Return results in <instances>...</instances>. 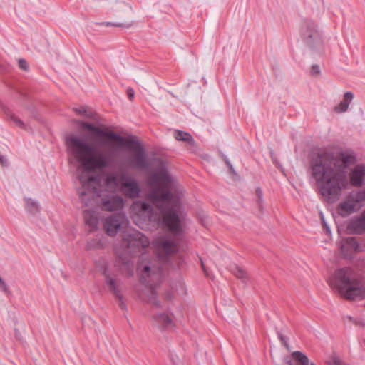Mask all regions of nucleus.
I'll return each instance as SVG.
<instances>
[{
	"label": "nucleus",
	"mask_w": 365,
	"mask_h": 365,
	"mask_svg": "<svg viewBox=\"0 0 365 365\" xmlns=\"http://www.w3.org/2000/svg\"><path fill=\"white\" fill-rule=\"evenodd\" d=\"M76 123L79 128L88 131L87 136L96 145L109 148L108 153H103L83 137L68 135L65 138L68 153L85 171L91 173L110 167L116 151L121 149L134 153L133 157L124 160V165L128 168L144 170L150 166L145 148L136 136L130 135L124 137L108 128L81 120H76Z\"/></svg>",
	"instance_id": "1"
},
{
	"label": "nucleus",
	"mask_w": 365,
	"mask_h": 365,
	"mask_svg": "<svg viewBox=\"0 0 365 365\" xmlns=\"http://www.w3.org/2000/svg\"><path fill=\"white\" fill-rule=\"evenodd\" d=\"M357 156L351 148L320 150L309 159V171L319 193L328 203L337 202L349 184L361 187L365 179V164H357Z\"/></svg>",
	"instance_id": "2"
},
{
	"label": "nucleus",
	"mask_w": 365,
	"mask_h": 365,
	"mask_svg": "<svg viewBox=\"0 0 365 365\" xmlns=\"http://www.w3.org/2000/svg\"><path fill=\"white\" fill-rule=\"evenodd\" d=\"M173 193L168 188L159 187L153 189L148 194L150 200L155 205L162 215L163 224L175 235L182 232L181 220L178 214L179 202L175 200L172 206L164 205L173 199Z\"/></svg>",
	"instance_id": "3"
},
{
	"label": "nucleus",
	"mask_w": 365,
	"mask_h": 365,
	"mask_svg": "<svg viewBox=\"0 0 365 365\" xmlns=\"http://www.w3.org/2000/svg\"><path fill=\"white\" fill-rule=\"evenodd\" d=\"M352 269L343 267L336 270L330 278V285L336 288L346 299L355 300L365 298V287L361 281L356 279Z\"/></svg>",
	"instance_id": "4"
},
{
	"label": "nucleus",
	"mask_w": 365,
	"mask_h": 365,
	"mask_svg": "<svg viewBox=\"0 0 365 365\" xmlns=\"http://www.w3.org/2000/svg\"><path fill=\"white\" fill-rule=\"evenodd\" d=\"M300 36L311 50L319 48L322 45L321 34L318 26L310 19H303L300 26Z\"/></svg>",
	"instance_id": "5"
},
{
	"label": "nucleus",
	"mask_w": 365,
	"mask_h": 365,
	"mask_svg": "<svg viewBox=\"0 0 365 365\" xmlns=\"http://www.w3.org/2000/svg\"><path fill=\"white\" fill-rule=\"evenodd\" d=\"M122 246L126 249V251L132 255H135L146 248L150 245V241L140 232L133 230L129 232H125L122 239Z\"/></svg>",
	"instance_id": "6"
},
{
	"label": "nucleus",
	"mask_w": 365,
	"mask_h": 365,
	"mask_svg": "<svg viewBox=\"0 0 365 365\" xmlns=\"http://www.w3.org/2000/svg\"><path fill=\"white\" fill-rule=\"evenodd\" d=\"M365 201L364 191H352L336 207V212L345 217L356 212L358 210L357 203Z\"/></svg>",
	"instance_id": "7"
},
{
	"label": "nucleus",
	"mask_w": 365,
	"mask_h": 365,
	"mask_svg": "<svg viewBox=\"0 0 365 365\" xmlns=\"http://www.w3.org/2000/svg\"><path fill=\"white\" fill-rule=\"evenodd\" d=\"M118 185L125 197L135 199L139 197L140 187L138 181L133 176L122 173L118 178Z\"/></svg>",
	"instance_id": "8"
},
{
	"label": "nucleus",
	"mask_w": 365,
	"mask_h": 365,
	"mask_svg": "<svg viewBox=\"0 0 365 365\" xmlns=\"http://www.w3.org/2000/svg\"><path fill=\"white\" fill-rule=\"evenodd\" d=\"M125 200L119 195H106L101 198V208L103 211L114 212L123 209Z\"/></svg>",
	"instance_id": "9"
},
{
	"label": "nucleus",
	"mask_w": 365,
	"mask_h": 365,
	"mask_svg": "<svg viewBox=\"0 0 365 365\" xmlns=\"http://www.w3.org/2000/svg\"><path fill=\"white\" fill-rule=\"evenodd\" d=\"M77 192L83 206L88 207L91 205L94 197L100 196L101 190L97 187L86 188L81 186L78 188Z\"/></svg>",
	"instance_id": "10"
},
{
	"label": "nucleus",
	"mask_w": 365,
	"mask_h": 365,
	"mask_svg": "<svg viewBox=\"0 0 365 365\" xmlns=\"http://www.w3.org/2000/svg\"><path fill=\"white\" fill-rule=\"evenodd\" d=\"M123 217L120 215H113L105 219L103 227L106 234L109 236H115L121 227Z\"/></svg>",
	"instance_id": "11"
},
{
	"label": "nucleus",
	"mask_w": 365,
	"mask_h": 365,
	"mask_svg": "<svg viewBox=\"0 0 365 365\" xmlns=\"http://www.w3.org/2000/svg\"><path fill=\"white\" fill-rule=\"evenodd\" d=\"M346 230L349 235L365 234V220L363 215L361 214L351 218L346 224Z\"/></svg>",
	"instance_id": "12"
},
{
	"label": "nucleus",
	"mask_w": 365,
	"mask_h": 365,
	"mask_svg": "<svg viewBox=\"0 0 365 365\" xmlns=\"http://www.w3.org/2000/svg\"><path fill=\"white\" fill-rule=\"evenodd\" d=\"M345 245L341 246V252L346 259L352 257V255L349 252V248L352 249L354 252H363L365 250V244L359 245L356 237H349L344 239Z\"/></svg>",
	"instance_id": "13"
},
{
	"label": "nucleus",
	"mask_w": 365,
	"mask_h": 365,
	"mask_svg": "<svg viewBox=\"0 0 365 365\" xmlns=\"http://www.w3.org/2000/svg\"><path fill=\"white\" fill-rule=\"evenodd\" d=\"M102 274L104 277V283L108 287V290L115 297H120V294H122L119 285L120 280L113 278L108 272L107 267L104 268Z\"/></svg>",
	"instance_id": "14"
},
{
	"label": "nucleus",
	"mask_w": 365,
	"mask_h": 365,
	"mask_svg": "<svg viewBox=\"0 0 365 365\" xmlns=\"http://www.w3.org/2000/svg\"><path fill=\"white\" fill-rule=\"evenodd\" d=\"M115 266L118 267L123 274L130 277L134 274L133 262L131 258L124 255H120L115 262Z\"/></svg>",
	"instance_id": "15"
},
{
	"label": "nucleus",
	"mask_w": 365,
	"mask_h": 365,
	"mask_svg": "<svg viewBox=\"0 0 365 365\" xmlns=\"http://www.w3.org/2000/svg\"><path fill=\"white\" fill-rule=\"evenodd\" d=\"M292 357L295 361H293L288 356L285 358L284 361L287 365H316L313 362L309 364V358L304 353L299 351L292 352Z\"/></svg>",
	"instance_id": "16"
},
{
	"label": "nucleus",
	"mask_w": 365,
	"mask_h": 365,
	"mask_svg": "<svg viewBox=\"0 0 365 365\" xmlns=\"http://www.w3.org/2000/svg\"><path fill=\"white\" fill-rule=\"evenodd\" d=\"M153 321L160 329H165L170 326L173 323L170 317L165 313H158L153 315Z\"/></svg>",
	"instance_id": "17"
},
{
	"label": "nucleus",
	"mask_w": 365,
	"mask_h": 365,
	"mask_svg": "<svg viewBox=\"0 0 365 365\" xmlns=\"http://www.w3.org/2000/svg\"><path fill=\"white\" fill-rule=\"evenodd\" d=\"M353 98V93L350 91L346 92L344 95L343 100L334 107V111L338 113L346 112Z\"/></svg>",
	"instance_id": "18"
},
{
	"label": "nucleus",
	"mask_w": 365,
	"mask_h": 365,
	"mask_svg": "<svg viewBox=\"0 0 365 365\" xmlns=\"http://www.w3.org/2000/svg\"><path fill=\"white\" fill-rule=\"evenodd\" d=\"M83 218L87 225L93 229L97 227L98 219L95 211L91 210H84Z\"/></svg>",
	"instance_id": "19"
},
{
	"label": "nucleus",
	"mask_w": 365,
	"mask_h": 365,
	"mask_svg": "<svg viewBox=\"0 0 365 365\" xmlns=\"http://www.w3.org/2000/svg\"><path fill=\"white\" fill-rule=\"evenodd\" d=\"M175 138L178 141H184L189 145H193L195 140L190 133L182 131L180 130H176L174 133Z\"/></svg>",
	"instance_id": "20"
},
{
	"label": "nucleus",
	"mask_w": 365,
	"mask_h": 365,
	"mask_svg": "<svg viewBox=\"0 0 365 365\" xmlns=\"http://www.w3.org/2000/svg\"><path fill=\"white\" fill-rule=\"evenodd\" d=\"M78 180L81 183V186L86 188L93 187V186L91 185L92 182H100V178L98 175H89L87 178L80 175L78 177Z\"/></svg>",
	"instance_id": "21"
},
{
	"label": "nucleus",
	"mask_w": 365,
	"mask_h": 365,
	"mask_svg": "<svg viewBox=\"0 0 365 365\" xmlns=\"http://www.w3.org/2000/svg\"><path fill=\"white\" fill-rule=\"evenodd\" d=\"M26 210L31 215H36L40 212L39 205L31 198H25Z\"/></svg>",
	"instance_id": "22"
},
{
	"label": "nucleus",
	"mask_w": 365,
	"mask_h": 365,
	"mask_svg": "<svg viewBox=\"0 0 365 365\" xmlns=\"http://www.w3.org/2000/svg\"><path fill=\"white\" fill-rule=\"evenodd\" d=\"M231 271L233 274L235 275L237 278L240 279L242 282L245 283L247 282V273L242 267L235 264Z\"/></svg>",
	"instance_id": "23"
},
{
	"label": "nucleus",
	"mask_w": 365,
	"mask_h": 365,
	"mask_svg": "<svg viewBox=\"0 0 365 365\" xmlns=\"http://www.w3.org/2000/svg\"><path fill=\"white\" fill-rule=\"evenodd\" d=\"M154 180L156 182L169 183L171 182V178L165 170H162L155 174Z\"/></svg>",
	"instance_id": "24"
},
{
	"label": "nucleus",
	"mask_w": 365,
	"mask_h": 365,
	"mask_svg": "<svg viewBox=\"0 0 365 365\" xmlns=\"http://www.w3.org/2000/svg\"><path fill=\"white\" fill-rule=\"evenodd\" d=\"M175 246V242L170 240H165L160 242L161 248L167 253L170 254L173 252V247Z\"/></svg>",
	"instance_id": "25"
},
{
	"label": "nucleus",
	"mask_w": 365,
	"mask_h": 365,
	"mask_svg": "<svg viewBox=\"0 0 365 365\" xmlns=\"http://www.w3.org/2000/svg\"><path fill=\"white\" fill-rule=\"evenodd\" d=\"M148 298L149 302L154 304L155 307H160V303L158 299V295L155 290L153 288H150L148 292Z\"/></svg>",
	"instance_id": "26"
},
{
	"label": "nucleus",
	"mask_w": 365,
	"mask_h": 365,
	"mask_svg": "<svg viewBox=\"0 0 365 365\" xmlns=\"http://www.w3.org/2000/svg\"><path fill=\"white\" fill-rule=\"evenodd\" d=\"M5 113H6V115L8 116V118L11 120L16 126L19 127V128H25V124L18 117H16L14 114L11 113L9 110H5Z\"/></svg>",
	"instance_id": "27"
},
{
	"label": "nucleus",
	"mask_w": 365,
	"mask_h": 365,
	"mask_svg": "<svg viewBox=\"0 0 365 365\" xmlns=\"http://www.w3.org/2000/svg\"><path fill=\"white\" fill-rule=\"evenodd\" d=\"M101 24L105 25L106 26H117V27H123V28H130L133 23L131 21L125 22V23H113L110 21L102 22Z\"/></svg>",
	"instance_id": "28"
},
{
	"label": "nucleus",
	"mask_w": 365,
	"mask_h": 365,
	"mask_svg": "<svg viewBox=\"0 0 365 365\" xmlns=\"http://www.w3.org/2000/svg\"><path fill=\"white\" fill-rule=\"evenodd\" d=\"M74 111L81 115H83L86 118H93V113L92 112H88L87 111V109L85 106H81L79 108H74Z\"/></svg>",
	"instance_id": "29"
},
{
	"label": "nucleus",
	"mask_w": 365,
	"mask_h": 365,
	"mask_svg": "<svg viewBox=\"0 0 365 365\" xmlns=\"http://www.w3.org/2000/svg\"><path fill=\"white\" fill-rule=\"evenodd\" d=\"M329 365H342V361L340 360L339 357L336 355H333L331 356L329 361Z\"/></svg>",
	"instance_id": "30"
},
{
	"label": "nucleus",
	"mask_w": 365,
	"mask_h": 365,
	"mask_svg": "<svg viewBox=\"0 0 365 365\" xmlns=\"http://www.w3.org/2000/svg\"><path fill=\"white\" fill-rule=\"evenodd\" d=\"M277 336L279 339L281 341V342L283 344V345L287 349H289V346L287 342V338L285 337L280 331H277Z\"/></svg>",
	"instance_id": "31"
},
{
	"label": "nucleus",
	"mask_w": 365,
	"mask_h": 365,
	"mask_svg": "<svg viewBox=\"0 0 365 365\" xmlns=\"http://www.w3.org/2000/svg\"><path fill=\"white\" fill-rule=\"evenodd\" d=\"M356 266L361 271L365 272V257L359 258L356 262Z\"/></svg>",
	"instance_id": "32"
},
{
	"label": "nucleus",
	"mask_w": 365,
	"mask_h": 365,
	"mask_svg": "<svg viewBox=\"0 0 365 365\" xmlns=\"http://www.w3.org/2000/svg\"><path fill=\"white\" fill-rule=\"evenodd\" d=\"M118 301V306L122 310H127V305L124 301L123 294H120V297H115Z\"/></svg>",
	"instance_id": "33"
},
{
	"label": "nucleus",
	"mask_w": 365,
	"mask_h": 365,
	"mask_svg": "<svg viewBox=\"0 0 365 365\" xmlns=\"http://www.w3.org/2000/svg\"><path fill=\"white\" fill-rule=\"evenodd\" d=\"M170 359L173 365H180L181 364V360L175 354L171 353L170 355Z\"/></svg>",
	"instance_id": "34"
},
{
	"label": "nucleus",
	"mask_w": 365,
	"mask_h": 365,
	"mask_svg": "<svg viewBox=\"0 0 365 365\" xmlns=\"http://www.w3.org/2000/svg\"><path fill=\"white\" fill-rule=\"evenodd\" d=\"M106 182L108 183H114L117 185H118V179H117L116 176L115 175H109L106 178Z\"/></svg>",
	"instance_id": "35"
},
{
	"label": "nucleus",
	"mask_w": 365,
	"mask_h": 365,
	"mask_svg": "<svg viewBox=\"0 0 365 365\" xmlns=\"http://www.w3.org/2000/svg\"><path fill=\"white\" fill-rule=\"evenodd\" d=\"M19 66L21 69L24 71H27L29 69L26 61L23 58L19 60Z\"/></svg>",
	"instance_id": "36"
},
{
	"label": "nucleus",
	"mask_w": 365,
	"mask_h": 365,
	"mask_svg": "<svg viewBox=\"0 0 365 365\" xmlns=\"http://www.w3.org/2000/svg\"><path fill=\"white\" fill-rule=\"evenodd\" d=\"M311 74L312 76H317L318 74L320 73V68L318 65L317 64H314L312 66V68H311Z\"/></svg>",
	"instance_id": "37"
},
{
	"label": "nucleus",
	"mask_w": 365,
	"mask_h": 365,
	"mask_svg": "<svg viewBox=\"0 0 365 365\" xmlns=\"http://www.w3.org/2000/svg\"><path fill=\"white\" fill-rule=\"evenodd\" d=\"M0 288L4 292H5L7 294H9L11 293L7 284L4 281L0 284Z\"/></svg>",
	"instance_id": "38"
},
{
	"label": "nucleus",
	"mask_w": 365,
	"mask_h": 365,
	"mask_svg": "<svg viewBox=\"0 0 365 365\" xmlns=\"http://www.w3.org/2000/svg\"><path fill=\"white\" fill-rule=\"evenodd\" d=\"M134 95H135V91L133 88H128L127 89V96H128V98L130 99V100H133V98H134Z\"/></svg>",
	"instance_id": "39"
},
{
	"label": "nucleus",
	"mask_w": 365,
	"mask_h": 365,
	"mask_svg": "<svg viewBox=\"0 0 365 365\" xmlns=\"http://www.w3.org/2000/svg\"><path fill=\"white\" fill-rule=\"evenodd\" d=\"M0 165L2 167H8L9 165L8 160L1 155H0Z\"/></svg>",
	"instance_id": "40"
},
{
	"label": "nucleus",
	"mask_w": 365,
	"mask_h": 365,
	"mask_svg": "<svg viewBox=\"0 0 365 365\" xmlns=\"http://www.w3.org/2000/svg\"><path fill=\"white\" fill-rule=\"evenodd\" d=\"M322 223H323V227L325 229L326 232L327 233H331V230H330L329 227L328 226L327 223L325 222L323 215L322 216Z\"/></svg>",
	"instance_id": "41"
},
{
	"label": "nucleus",
	"mask_w": 365,
	"mask_h": 365,
	"mask_svg": "<svg viewBox=\"0 0 365 365\" xmlns=\"http://www.w3.org/2000/svg\"><path fill=\"white\" fill-rule=\"evenodd\" d=\"M256 194H257L259 200H261L262 198V195L263 194H262V190L259 187L257 188Z\"/></svg>",
	"instance_id": "42"
},
{
	"label": "nucleus",
	"mask_w": 365,
	"mask_h": 365,
	"mask_svg": "<svg viewBox=\"0 0 365 365\" xmlns=\"http://www.w3.org/2000/svg\"><path fill=\"white\" fill-rule=\"evenodd\" d=\"M354 324L356 325H361L365 327V322L361 319H356L354 321Z\"/></svg>",
	"instance_id": "43"
},
{
	"label": "nucleus",
	"mask_w": 365,
	"mask_h": 365,
	"mask_svg": "<svg viewBox=\"0 0 365 365\" xmlns=\"http://www.w3.org/2000/svg\"><path fill=\"white\" fill-rule=\"evenodd\" d=\"M150 271V267L148 266V265H145L144 266L143 269V274H148Z\"/></svg>",
	"instance_id": "44"
},
{
	"label": "nucleus",
	"mask_w": 365,
	"mask_h": 365,
	"mask_svg": "<svg viewBox=\"0 0 365 365\" xmlns=\"http://www.w3.org/2000/svg\"><path fill=\"white\" fill-rule=\"evenodd\" d=\"M141 207H142V209L144 210H148V209L150 208V205L146 202H143Z\"/></svg>",
	"instance_id": "45"
},
{
	"label": "nucleus",
	"mask_w": 365,
	"mask_h": 365,
	"mask_svg": "<svg viewBox=\"0 0 365 365\" xmlns=\"http://www.w3.org/2000/svg\"><path fill=\"white\" fill-rule=\"evenodd\" d=\"M229 168V170H230V172L233 174V175H237V173L235 171V170L233 168V165L231 164L228 166Z\"/></svg>",
	"instance_id": "46"
},
{
	"label": "nucleus",
	"mask_w": 365,
	"mask_h": 365,
	"mask_svg": "<svg viewBox=\"0 0 365 365\" xmlns=\"http://www.w3.org/2000/svg\"><path fill=\"white\" fill-rule=\"evenodd\" d=\"M223 160L225 163V164L227 165V166L228 167L230 165H231L232 163H230V160L227 158V157L226 156H224L223 157Z\"/></svg>",
	"instance_id": "47"
},
{
	"label": "nucleus",
	"mask_w": 365,
	"mask_h": 365,
	"mask_svg": "<svg viewBox=\"0 0 365 365\" xmlns=\"http://www.w3.org/2000/svg\"><path fill=\"white\" fill-rule=\"evenodd\" d=\"M271 158H272V160L273 161V163L275 164V165H278L279 163L278 161L276 160V158L274 157V155H273V152L271 151Z\"/></svg>",
	"instance_id": "48"
},
{
	"label": "nucleus",
	"mask_w": 365,
	"mask_h": 365,
	"mask_svg": "<svg viewBox=\"0 0 365 365\" xmlns=\"http://www.w3.org/2000/svg\"><path fill=\"white\" fill-rule=\"evenodd\" d=\"M347 319H348L350 322H353V323H354V321H355V320H356V319H354V318H353L352 317H351V316H348V317H347Z\"/></svg>",
	"instance_id": "49"
},
{
	"label": "nucleus",
	"mask_w": 365,
	"mask_h": 365,
	"mask_svg": "<svg viewBox=\"0 0 365 365\" xmlns=\"http://www.w3.org/2000/svg\"><path fill=\"white\" fill-rule=\"evenodd\" d=\"M361 215H363V217L365 220V209L362 211Z\"/></svg>",
	"instance_id": "50"
},
{
	"label": "nucleus",
	"mask_w": 365,
	"mask_h": 365,
	"mask_svg": "<svg viewBox=\"0 0 365 365\" xmlns=\"http://www.w3.org/2000/svg\"><path fill=\"white\" fill-rule=\"evenodd\" d=\"M202 269H203L204 272H206V270H205V266H204L202 262Z\"/></svg>",
	"instance_id": "51"
},
{
	"label": "nucleus",
	"mask_w": 365,
	"mask_h": 365,
	"mask_svg": "<svg viewBox=\"0 0 365 365\" xmlns=\"http://www.w3.org/2000/svg\"><path fill=\"white\" fill-rule=\"evenodd\" d=\"M4 280L0 277V284L4 282Z\"/></svg>",
	"instance_id": "52"
},
{
	"label": "nucleus",
	"mask_w": 365,
	"mask_h": 365,
	"mask_svg": "<svg viewBox=\"0 0 365 365\" xmlns=\"http://www.w3.org/2000/svg\"><path fill=\"white\" fill-rule=\"evenodd\" d=\"M140 282H141L142 283H143V277H141V278H140Z\"/></svg>",
	"instance_id": "53"
},
{
	"label": "nucleus",
	"mask_w": 365,
	"mask_h": 365,
	"mask_svg": "<svg viewBox=\"0 0 365 365\" xmlns=\"http://www.w3.org/2000/svg\"><path fill=\"white\" fill-rule=\"evenodd\" d=\"M364 191L365 192V190Z\"/></svg>",
	"instance_id": "54"
}]
</instances>
